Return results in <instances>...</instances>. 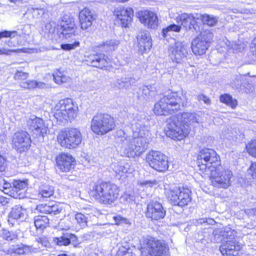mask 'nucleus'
I'll return each mask as SVG.
<instances>
[{"label":"nucleus","instance_id":"obj_44","mask_svg":"<svg viewBox=\"0 0 256 256\" xmlns=\"http://www.w3.org/2000/svg\"><path fill=\"white\" fill-rule=\"evenodd\" d=\"M235 232L232 230L230 228H225L222 232V235L223 237V240H236L234 238Z\"/></svg>","mask_w":256,"mask_h":256},{"label":"nucleus","instance_id":"obj_41","mask_svg":"<svg viewBox=\"0 0 256 256\" xmlns=\"http://www.w3.org/2000/svg\"><path fill=\"white\" fill-rule=\"evenodd\" d=\"M22 208L20 206H15L12 210L9 216L10 218L18 220L24 216Z\"/></svg>","mask_w":256,"mask_h":256},{"label":"nucleus","instance_id":"obj_47","mask_svg":"<svg viewBox=\"0 0 256 256\" xmlns=\"http://www.w3.org/2000/svg\"><path fill=\"white\" fill-rule=\"evenodd\" d=\"M128 165H123L122 164H114L113 166L114 171L118 174L122 173H126L128 170Z\"/></svg>","mask_w":256,"mask_h":256},{"label":"nucleus","instance_id":"obj_51","mask_svg":"<svg viewBox=\"0 0 256 256\" xmlns=\"http://www.w3.org/2000/svg\"><path fill=\"white\" fill-rule=\"evenodd\" d=\"M80 45V42L76 41L73 44H64L61 45V48L65 50H70L74 49Z\"/></svg>","mask_w":256,"mask_h":256},{"label":"nucleus","instance_id":"obj_59","mask_svg":"<svg viewBox=\"0 0 256 256\" xmlns=\"http://www.w3.org/2000/svg\"><path fill=\"white\" fill-rule=\"evenodd\" d=\"M250 170L252 172V176L253 178L256 177V162L252 164L250 168Z\"/></svg>","mask_w":256,"mask_h":256},{"label":"nucleus","instance_id":"obj_28","mask_svg":"<svg viewBox=\"0 0 256 256\" xmlns=\"http://www.w3.org/2000/svg\"><path fill=\"white\" fill-rule=\"evenodd\" d=\"M36 210L40 213L54 216L59 214L62 210V208L56 204H40L36 206Z\"/></svg>","mask_w":256,"mask_h":256},{"label":"nucleus","instance_id":"obj_53","mask_svg":"<svg viewBox=\"0 0 256 256\" xmlns=\"http://www.w3.org/2000/svg\"><path fill=\"white\" fill-rule=\"evenodd\" d=\"M13 198H15L21 199L23 198L26 196V190H13Z\"/></svg>","mask_w":256,"mask_h":256},{"label":"nucleus","instance_id":"obj_57","mask_svg":"<svg viewBox=\"0 0 256 256\" xmlns=\"http://www.w3.org/2000/svg\"><path fill=\"white\" fill-rule=\"evenodd\" d=\"M250 49L252 52L253 56L256 58V38H255L250 46Z\"/></svg>","mask_w":256,"mask_h":256},{"label":"nucleus","instance_id":"obj_24","mask_svg":"<svg viewBox=\"0 0 256 256\" xmlns=\"http://www.w3.org/2000/svg\"><path fill=\"white\" fill-rule=\"evenodd\" d=\"M76 27L72 18L64 16L60 24V30L66 38H70L72 35H75Z\"/></svg>","mask_w":256,"mask_h":256},{"label":"nucleus","instance_id":"obj_40","mask_svg":"<svg viewBox=\"0 0 256 256\" xmlns=\"http://www.w3.org/2000/svg\"><path fill=\"white\" fill-rule=\"evenodd\" d=\"M0 236L7 241H12L18 238V236L14 232L4 228L0 231Z\"/></svg>","mask_w":256,"mask_h":256},{"label":"nucleus","instance_id":"obj_38","mask_svg":"<svg viewBox=\"0 0 256 256\" xmlns=\"http://www.w3.org/2000/svg\"><path fill=\"white\" fill-rule=\"evenodd\" d=\"M120 44V41L117 40H110L106 41L102 46L103 50L108 52L114 50Z\"/></svg>","mask_w":256,"mask_h":256},{"label":"nucleus","instance_id":"obj_61","mask_svg":"<svg viewBox=\"0 0 256 256\" xmlns=\"http://www.w3.org/2000/svg\"><path fill=\"white\" fill-rule=\"evenodd\" d=\"M157 184V182L156 180H145L141 184L144 186H152L154 185H156Z\"/></svg>","mask_w":256,"mask_h":256},{"label":"nucleus","instance_id":"obj_14","mask_svg":"<svg viewBox=\"0 0 256 256\" xmlns=\"http://www.w3.org/2000/svg\"><path fill=\"white\" fill-rule=\"evenodd\" d=\"M12 142V147L18 152H26L31 144L30 134L24 130L17 132L14 135Z\"/></svg>","mask_w":256,"mask_h":256},{"label":"nucleus","instance_id":"obj_18","mask_svg":"<svg viewBox=\"0 0 256 256\" xmlns=\"http://www.w3.org/2000/svg\"><path fill=\"white\" fill-rule=\"evenodd\" d=\"M28 126L36 137L44 136L48 131V127L45 124L42 119L32 116L28 120Z\"/></svg>","mask_w":256,"mask_h":256},{"label":"nucleus","instance_id":"obj_43","mask_svg":"<svg viewBox=\"0 0 256 256\" xmlns=\"http://www.w3.org/2000/svg\"><path fill=\"white\" fill-rule=\"evenodd\" d=\"M181 30L180 26L177 25L176 24H170L166 28H164L162 30V36L164 38H166L168 34V32L171 31L175 32H179Z\"/></svg>","mask_w":256,"mask_h":256},{"label":"nucleus","instance_id":"obj_37","mask_svg":"<svg viewBox=\"0 0 256 256\" xmlns=\"http://www.w3.org/2000/svg\"><path fill=\"white\" fill-rule=\"evenodd\" d=\"M53 78L56 83L62 84L69 82L70 78L64 74L63 72L58 70L53 74Z\"/></svg>","mask_w":256,"mask_h":256},{"label":"nucleus","instance_id":"obj_2","mask_svg":"<svg viewBox=\"0 0 256 256\" xmlns=\"http://www.w3.org/2000/svg\"><path fill=\"white\" fill-rule=\"evenodd\" d=\"M199 120L200 116L195 113L184 112L172 116L167 120L166 135L174 140H181L189 134L190 125L198 123Z\"/></svg>","mask_w":256,"mask_h":256},{"label":"nucleus","instance_id":"obj_15","mask_svg":"<svg viewBox=\"0 0 256 256\" xmlns=\"http://www.w3.org/2000/svg\"><path fill=\"white\" fill-rule=\"evenodd\" d=\"M166 214V210L160 202L150 201L148 204L146 216L151 220H159L164 218Z\"/></svg>","mask_w":256,"mask_h":256},{"label":"nucleus","instance_id":"obj_23","mask_svg":"<svg viewBox=\"0 0 256 256\" xmlns=\"http://www.w3.org/2000/svg\"><path fill=\"white\" fill-rule=\"evenodd\" d=\"M56 160L58 168L63 172H69L74 168V158L69 154H61L56 157Z\"/></svg>","mask_w":256,"mask_h":256},{"label":"nucleus","instance_id":"obj_11","mask_svg":"<svg viewBox=\"0 0 256 256\" xmlns=\"http://www.w3.org/2000/svg\"><path fill=\"white\" fill-rule=\"evenodd\" d=\"M169 54L172 60L178 64H183L185 66H190L188 48L180 42H175L168 49Z\"/></svg>","mask_w":256,"mask_h":256},{"label":"nucleus","instance_id":"obj_16","mask_svg":"<svg viewBox=\"0 0 256 256\" xmlns=\"http://www.w3.org/2000/svg\"><path fill=\"white\" fill-rule=\"evenodd\" d=\"M114 12L117 18V22L120 23L122 27L129 26L134 16V11L132 8L118 7L114 10Z\"/></svg>","mask_w":256,"mask_h":256},{"label":"nucleus","instance_id":"obj_10","mask_svg":"<svg viewBox=\"0 0 256 256\" xmlns=\"http://www.w3.org/2000/svg\"><path fill=\"white\" fill-rule=\"evenodd\" d=\"M82 140V134L76 128H68L61 132L58 136V141L60 146L68 148H76Z\"/></svg>","mask_w":256,"mask_h":256},{"label":"nucleus","instance_id":"obj_9","mask_svg":"<svg viewBox=\"0 0 256 256\" xmlns=\"http://www.w3.org/2000/svg\"><path fill=\"white\" fill-rule=\"evenodd\" d=\"M198 164L200 170L208 172L213 167L220 164V158L214 150L204 148L198 154Z\"/></svg>","mask_w":256,"mask_h":256},{"label":"nucleus","instance_id":"obj_6","mask_svg":"<svg viewBox=\"0 0 256 256\" xmlns=\"http://www.w3.org/2000/svg\"><path fill=\"white\" fill-rule=\"evenodd\" d=\"M166 196L173 206L183 207L187 206L192 200L191 191L187 188L170 186L165 188Z\"/></svg>","mask_w":256,"mask_h":256},{"label":"nucleus","instance_id":"obj_30","mask_svg":"<svg viewBox=\"0 0 256 256\" xmlns=\"http://www.w3.org/2000/svg\"><path fill=\"white\" fill-rule=\"evenodd\" d=\"M134 82L135 80L132 77L123 76L116 78L114 84L118 88L128 89Z\"/></svg>","mask_w":256,"mask_h":256},{"label":"nucleus","instance_id":"obj_62","mask_svg":"<svg viewBox=\"0 0 256 256\" xmlns=\"http://www.w3.org/2000/svg\"><path fill=\"white\" fill-rule=\"evenodd\" d=\"M0 190H2L4 194H8L10 196L13 197V187L12 188H4L1 189L0 188Z\"/></svg>","mask_w":256,"mask_h":256},{"label":"nucleus","instance_id":"obj_33","mask_svg":"<svg viewBox=\"0 0 256 256\" xmlns=\"http://www.w3.org/2000/svg\"><path fill=\"white\" fill-rule=\"evenodd\" d=\"M34 223L36 229L43 230L48 226L49 219L46 216H37L34 218Z\"/></svg>","mask_w":256,"mask_h":256},{"label":"nucleus","instance_id":"obj_46","mask_svg":"<svg viewBox=\"0 0 256 256\" xmlns=\"http://www.w3.org/2000/svg\"><path fill=\"white\" fill-rule=\"evenodd\" d=\"M248 153L254 157L256 158V140H252L246 146Z\"/></svg>","mask_w":256,"mask_h":256},{"label":"nucleus","instance_id":"obj_4","mask_svg":"<svg viewBox=\"0 0 256 256\" xmlns=\"http://www.w3.org/2000/svg\"><path fill=\"white\" fill-rule=\"evenodd\" d=\"M90 194L101 204H111L118 198L119 189L110 182H98L92 186Z\"/></svg>","mask_w":256,"mask_h":256},{"label":"nucleus","instance_id":"obj_55","mask_svg":"<svg viewBox=\"0 0 256 256\" xmlns=\"http://www.w3.org/2000/svg\"><path fill=\"white\" fill-rule=\"evenodd\" d=\"M6 159L0 154V172H4L6 168Z\"/></svg>","mask_w":256,"mask_h":256},{"label":"nucleus","instance_id":"obj_31","mask_svg":"<svg viewBox=\"0 0 256 256\" xmlns=\"http://www.w3.org/2000/svg\"><path fill=\"white\" fill-rule=\"evenodd\" d=\"M20 87L24 88L31 90L36 88H48V85L42 82H38L36 80H28L26 82H21Z\"/></svg>","mask_w":256,"mask_h":256},{"label":"nucleus","instance_id":"obj_45","mask_svg":"<svg viewBox=\"0 0 256 256\" xmlns=\"http://www.w3.org/2000/svg\"><path fill=\"white\" fill-rule=\"evenodd\" d=\"M28 180H16L13 182V190H24L28 186Z\"/></svg>","mask_w":256,"mask_h":256},{"label":"nucleus","instance_id":"obj_42","mask_svg":"<svg viewBox=\"0 0 256 256\" xmlns=\"http://www.w3.org/2000/svg\"><path fill=\"white\" fill-rule=\"evenodd\" d=\"M88 214H84L82 213H76L75 215V219L80 226L82 228H85L88 225Z\"/></svg>","mask_w":256,"mask_h":256},{"label":"nucleus","instance_id":"obj_48","mask_svg":"<svg viewBox=\"0 0 256 256\" xmlns=\"http://www.w3.org/2000/svg\"><path fill=\"white\" fill-rule=\"evenodd\" d=\"M28 73L17 70L14 76V78L16 80H24L28 77Z\"/></svg>","mask_w":256,"mask_h":256},{"label":"nucleus","instance_id":"obj_52","mask_svg":"<svg viewBox=\"0 0 256 256\" xmlns=\"http://www.w3.org/2000/svg\"><path fill=\"white\" fill-rule=\"evenodd\" d=\"M96 19H86L83 21L80 22L81 28L82 30H86L90 27L92 24V22Z\"/></svg>","mask_w":256,"mask_h":256},{"label":"nucleus","instance_id":"obj_25","mask_svg":"<svg viewBox=\"0 0 256 256\" xmlns=\"http://www.w3.org/2000/svg\"><path fill=\"white\" fill-rule=\"evenodd\" d=\"M53 242L59 246H67L71 244L76 246L78 244L77 236L74 234L68 232L64 234L60 237L54 238Z\"/></svg>","mask_w":256,"mask_h":256},{"label":"nucleus","instance_id":"obj_17","mask_svg":"<svg viewBox=\"0 0 256 256\" xmlns=\"http://www.w3.org/2000/svg\"><path fill=\"white\" fill-rule=\"evenodd\" d=\"M147 245L150 256H166L168 248L164 242L150 238Z\"/></svg>","mask_w":256,"mask_h":256},{"label":"nucleus","instance_id":"obj_34","mask_svg":"<svg viewBox=\"0 0 256 256\" xmlns=\"http://www.w3.org/2000/svg\"><path fill=\"white\" fill-rule=\"evenodd\" d=\"M198 18L204 24L210 26H214L218 22V18L216 16L206 14H200Z\"/></svg>","mask_w":256,"mask_h":256},{"label":"nucleus","instance_id":"obj_49","mask_svg":"<svg viewBox=\"0 0 256 256\" xmlns=\"http://www.w3.org/2000/svg\"><path fill=\"white\" fill-rule=\"evenodd\" d=\"M17 35L18 32L16 30H4L0 32V40L3 38H14Z\"/></svg>","mask_w":256,"mask_h":256},{"label":"nucleus","instance_id":"obj_32","mask_svg":"<svg viewBox=\"0 0 256 256\" xmlns=\"http://www.w3.org/2000/svg\"><path fill=\"white\" fill-rule=\"evenodd\" d=\"M116 136L118 138V141L121 142V147L124 150L128 143L132 142V136L126 135L125 132L122 130H119L116 131Z\"/></svg>","mask_w":256,"mask_h":256},{"label":"nucleus","instance_id":"obj_8","mask_svg":"<svg viewBox=\"0 0 256 256\" xmlns=\"http://www.w3.org/2000/svg\"><path fill=\"white\" fill-rule=\"evenodd\" d=\"M116 126L113 118L107 114H98L92 120L90 128L96 134L104 135Z\"/></svg>","mask_w":256,"mask_h":256},{"label":"nucleus","instance_id":"obj_3","mask_svg":"<svg viewBox=\"0 0 256 256\" xmlns=\"http://www.w3.org/2000/svg\"><path fill=\"white\" fill-rule=\"evenodd\" d=\"M179 96L176 92L166 94L154 107V112L158 116H167L175 113L180 110L181 106L187 104L186 95Z\"/></svg>","mask_w":256,"mask_h":256},{"label":"nucleus","instance_id":"obj_58","mask_svg":"<svg viewBox=\"0 0 256 256\" xmlns=\"http://www.w3.org/2000/svg\"><path fill=\"white\" fill-rule=\"evenodd\" d=\"M245 213L248 217L256 216V207L254 208L246 210Z\"/></svg>","mask_w":256,"mask_h":256},{"label":"nucleus","instance_id":"obj_5","mask_svg":"<svg viewBox=\"0 0 256 256\" xmlns=\"http://www.w3.org/2000/svg\"><path fill=\"white\" fill-rule=\"evenodd\" d=\"M78 107L70 98L62 100L56 104L54 116L60 122L72 120L77 116Z\"/></svg>","mask_w":256,"mask_h":256},{"label":"nucleus","instance_id":"obj_7","mask_svg":"<svg viewBox=\"0 0 256 256\" xmlns=\"http://www.w3.org/2000/svg\"><path fill=\"white\" fill-rule=\"evenodd\" d=\"M209 172L212 184L214 186L226 188L230 186L233 174L229 169L222 168L220 164L213 167Z\"/></svg>","mask_w":256,"mask_h":256},{"label":"nucleus","instance_id":"obj_54","mask_svg":"<svg viewBox=\"0 0 256 256\" xmlns=\"http://www.w3.org/2000/svg\"><path fill=\"white\" fill-rule=\"evenodd\" d=\"M36 241L39 243L42 246H48L49 244V242L48 240V239L45 236H42V237H38L36 238Z\"/></svg>","mask_w":256,"mask_h":256},{"label":"nucleus","instance_id":"obj_27","mask_svg":"<svg viewBox=\"0 0 256 256\" xmlns=\"http://www.w3.org/2000/svg\"><path fill=\"white\" fill-rule=\"evenodd\" d=\"M177 19L178 22H180L181 25L184 27L186 30L192 29L196 30V22L192 14L184 13L180 15Z\"/></svg>","mask_w":256,"mask_h":256},{"label":"nucleus","instance_id":"obj_22","mask_svg":"<svg viewBox=\"0 0 256 256\" xmlns=\"http://www.w3.org/2000/svg\"><path fill=\"white\" fill-rule=\"evenodd\" d=\"M154 85L142 86L136 92V97L140 102H144L152 100L156 94Z\"/></svg>","mask_w":256,"mask_h":256},{"label":"nucleus","instance_id":"obj_63","mask_svg":"<svg viewBox=\"0 0 256 256\" xmlns=\"http://www.w3.org/2000/svg\"><path fill=\"white\" fill-rule=\"evenodd\" d=\"M232 48L234 52H237L241 50L242 47L238 44H232Z\"/></svg>","mask_w":256,"mask_h":256},{"label":"nucleus","instance_id":"obj_35","mask_svg":"<svg viewBox=\"0 0 256 256\" xmlns=\"http://www.w3.org/2000/svg\"><path fill=\"white\" fill-rule=\"evenodd\" d=\"M54 192V188L48 184L42 185L38 190V196L41 198H48L52 196Z\"/></svg>","mask_w":256,"mask_h":256},{"label":"nucleus","instance_id":"obj_12","mask_svg":"<svg viewBox=\"0 0 256 256\" xmlns=\"http://www.w3.org/2000/svg\"><path fill=\"white\" fill-rule=\"evenodd\" d=\"M213 34L210 30L202 32L192 42L191 48L196 55H202L208 50L210 44L212 42Z\"/></svg>","mask_w":256,"mask_h":256},{"label":"nucleus","instance_id":"obj_29","mask_svg":"<svg viewBox=\"0 0 256 256\" xmlns=\"http://www.w3.org/2000/svg\"><path fill=\"white\" fill-rule=\"evenodd\" d=\"M32 251V247L22 244L12 245L8 250V254H26Z\"/></svg>","mask_w":256,"mask_h":256},{"label":"nucleus","instance_id":"obj_21","mask_svg":"<svg viewBox=\"0 0 256 256\" xmlns=\"http://www.w3.org/2000/svg\"><path fill=\"white\" fill-rule=\"evenodd\" d=\"M140 22L152 29H156L158 26V18L156 14L150 11L145 10L138 14Z\"/></svg>","mask_w":256,"mask_h":256},{"label":"nucleus","instance_id":"obj_60","mask_svg":"<svg viewBox=\"0 0 256 256\" xmlns=\"http://www.w3.org/2000/svg\"><path fill=\"white\" fill-rule=\"evenodd\" d=\"M9 203V198L0 196V206H5Z\"/></svg>","mask_w":256,"mask_h":256},{"label":"nucleus","instance_id":"obj_36","mask_svg":"<svg viewBox=\"0 0 256 256\" xmlns=\"http://www.w3.org/2000/svg\"><path fill=\"white\" fill-rule=\"evenodd\" d=\"M220 100L221 102L230 106L232 108H236L238 105L237 100L235 98H233L230 95L228 94L222 95L220 96Z\"/></svg>","mask_w":256,"mask_h":256},{"label":"nucleus","instance_id":"obj_64","mask_svg":"<svg viewBox=\"0 0 256 256\" xmlns=\"http://www.w3.org/2000/svg\"><path fill=\"white\" fill-rule=\"evenodd\" d=\"M0 188H1V189L12 188V185L10 183L7 182L4 180V182H3V185L2 186H0Z\"/></svg>","mask_w":256,"mask_h":256},{"label":"nucleus","instance_id":"obj_56","mask_svg":"<svg viewBox=\"0 0 256 256\" xmlns=\"http://www.w3.org/2000/svg\"><path fill=\"white\" fill-rule=\"evenodd\" d=\"M198 101H202L206 104H210V99L206 96L201 94L198 96Z\"/></svg>","mask_w":256,"mask_h":256},{"label":"nucleus","instance_id":"obj_19","mask_svg":"<svg viewBox=\"0 0 256 256\" xmlns=\"http://www.w3.org/2000/svg\"><path fill=\"white\" fill-rule=\"evenodd\" d=\"M242 246L236 240H223L220 250L223 256H236Z\"/></svg>","mask_w":256,"mask_h":256},{"label":"nucleus","instance_id":"obj_20","mask_svg":"<svg viewBox=\"0 0 256 256\" xmlns=\"http://www.w3.org/2000/svg\"><path fill=\"white\" fill-rule=\"evenodd\" d=\"M138 46L141 54L149 51L152 46L150 32L146 30L139 31L136 36Z\"/></svg>","mask_w":256,"mask_h":256},{"label":"nucleus","instance_id":"obj_50","mask_svg":"<svg viewBox=\"0 0 256 256\" xmlns=\"http://www.w3.org/2000/svg\"><path fill=\"white\" fill-rule=\"evenodd\" d=\"M216 223V221L211 218H200L198 220H196V224H208L210 225H214Z\"/></svg>","mask_w":256,"mask_h":256},{"label":"nucleus","instance_id":"obj_13","mask_svg":"<svg viewBox=\"0 0 256 256\" xmlns=\"http://www.w3.org/2000/svg\"><path fill=\"white\" fill-rule=\"evenodd\" d=\"M146 160L150 166L158 172H165L168 168L166 156L159 151L150 150L146 154Z\"/></svg>","mask_w":256,"mask_h":256},{"label":"nucleus","instance_id":"obj_26","mask_svg":"<svg viewBox=\"0 0 256 256\" xmlns=\"http://www.w3.org/2000/svg\"><path fill=\"white\" fill-rule=\"evenodd\" d=\"M87 61L92 66L102 68L106 66V64L110 62V59L104 54H98L90 56Z\"/></svg>","mask_w":256,"mask_h":256},{"label":"nucleus","instance_id":"obj_1","mask_svg":"<svg viewBox=\"0 0 256 256\" xmlns=\"http://www.w3.org/2000/svg\"><path fill=\"white\" fill-rule=\"evenodd\" d=\"M139 117L137 116L131 122L134 136L132 142L128 143L124 150L128 157L140 155L148 146L149 140L146 136H148L150 127L144 124L145 118L140 120Z\"/></svg>","mask_w":256,"mask_h":256},{"label":"nucleus","instance_id":"obj_39","mask_svg":"<svg viewBox=\"0 0 256 256\" xmlns=\"http://www.w3.org/2000/svg\"><path fill=\"white\" fill-rule=\"evenodd\" d=\"M78 17L80 22L85 20L86 18L96 19V16L94 14V12L87 8L80 10L79 13Z\"/></svg>","mask_w":256,"mask_h":256}]
</instances>
